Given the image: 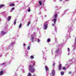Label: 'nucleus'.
Listing matches in <instances>:
<instances>
[{
    "mask_svg": "<svg viewBox=\"0 0 76 76\" xmlns=\"http://www.w3.org/2000/svg\"><path fill=\"white\" fill-rule=\"evenodd\" d=\"M28 76H31V73H29L28 75Z\"/></svg>",
    "mask_w": 76,
    "mask_h": 76,
    "instance_id": "dca6fc26",
    "label": "nucleus"
},
{
    "mask_svg": "<svg viewBox=\"0 0 76 76\" xmlns=\"http://www.w3.org/2000/svg\"><path fill=\"white\" fill-rule=\"evenodd\" d=\"M25 45H25V44H24V46H25Z\"/></svg>",
    "mask_w": 76,
    "mask_h": 76,
    "instance_id": "7c9ffc66",
    "label": "nucleus"
},
{
    "mask_svg": "<svg viewBox=\"0 0 76 76\" xmlns=\"http://www.w3.org/2000/svg\"><path fill=\"white\" fill-rule=\"evenodd\" d=\"M45 70L48 71H49V70L48 69V66H45Z\"/></svg>",
    "mask_w": 76,
    "mask_h": 76,
    "instance_id": "20e7f679",
    "label": "nucleus"
},
{
    "mask_svg": "<svg viewBox=\"0 0 76 76\" xmlns=\"http://www.w3.org/2000/svg\"><path fill=\"white\" fill-rule=\"evenodd\" d=\"M11 18H12V16H9L8 18V21H10V19H11Z\"/></svg>",
    "mask_w": 76,
    "mask_h": 76,
    "instance_id": "6e6552de",
    "label": "nucleus"
},
{
    "mask_svg": "<svg viewBox=\"0 0 76 76\" xmlns=\"http://www.w3.org/2000/svg\"><path fill=\"white\" fill-rule=\"evenodd\" d=\"M3 73H4V71H1L0 72V76H1L3 74Z\"/></svg>",
    "mask_w": 76,
    "mask_h": 76,
    "instance_id": "423d86ee",
    "label": "nucleus"
},
{
    "mask_svg": "<svg viewBox=\"0 0 76 76\" xmlns=\"http://www.w3.org/2000/svg\"><path fill=\"white\" fill-rule=\"evenodd\" d=\"M58 51V50H56V51Z\"/></svg>",
    "mask_w": 76,
    "mask_h": 76,
    "instance_id": "4c0bfd02",
    "label": "nucleus"
},
{
    "mask_svg": "<svg viewBox=\"0 0 76 76\" xmlns=\"http://www.w3.org/2000/svg\"><path fill=\"white\" fill-rule=\"evenodd\" d=\"M34 58V57L33 56H31L30 57V58L31 59H33V58Z\"/></svg>",
    "mask_w": 76,
    "mask_h": 76,
    "instance_id": "4468645a",
    "label": "nucleus"
},
{
    "mask_svg": "<svg viewBox=\"0 0 76 76\" xmlns=\"http://www.w3.org/2000/svg\"><path fill=\"white\" fill-rule=\"evenodd\" d=\"M54 19H53V23H56V19H57V16L58 15H57V14H55V15H54Z\"/></svg>",
    "mask_w": 76,
    "mask_h": 76,
    "instance_id": "f257e3e1",
    "label": "nucleus"
},
{
    "mask_svg": "<svg viewBox=\"0 0 76 76\" xmlns=\"http://www.w3.org/2000/svg\"><path fill=\"white\" fill-rule=\"evenodd\" d=\"M63 70H65L66 69V67H64L63 68Z\"/></svg>",
    "mask_w": 76,
    "mask_h": 76,
    "instance_id": "393cba45",
    "label": "nucleus"
},
{
    "mask_svg": "<svg viewBox=\"0 0 76 76\" xmlns=\"http://www.w3.org/2000/svg\"><path fill=\"white\" fill-rule=\"evenodd\" d=\"M13 12V11H12V10L10 11V12Z\"/></svg>",
    "mask_w": 76,
    "mask_h": 76,
    "instance_id": "72a5a7b5",
    "label": "nucleus"
},
{
    "mask_svg": "<svg viewBox=\"0 0 76 76\" xmlns=\"http://www.w3.org/2000/svg\"><path fill=\"white\" fill-rule=\"evenodd\" d=\"M54 24H52V26H54Z\"/></svg>",
    "mask_w": 76,
    "mask_h": 76,
    "instance_id": "2f4dec72",
    "label": "nucleus"
},
{
    "mask_svg": "<svg viewBox=\"0 0 76 76\" xmlns=\"http://www.w3.org/2000/svg\"><path fill=\"white\" fill-rule=\"evenodd\" d=\"M67 1H68V0H66Z\"/></svg>",
    "mask_w": 76,
    "mask_h": 76,
    "instance_id": "e433bc0d",
    "label": "nucleus"
},
{
    "mask_svg": "<svg viewBox=\"0 0 76 76\" xmlns=\"http://www.w3.org/2000/svg\"><path fill=\"white\" fill-rule=\"evenodd\" d=\"M10 6H15V4H10Z\"/></svg>",
    "mask_w": 76,
    "mask_h": 76,
    "instance_id": "9b49d317",
    "label": "nucleus"
},
{
    "mask_svg": "<svg viewBox=\"0 0 76 76\" xmlns=\"http://www.w3.org/2000/svg\"><path fill=\"white\" fill-rule=\"evenodd\" d=\"M72 72H69V74H70Z\"/></svg>",
    "mask_w": 76,
    "mask_h": 76,
    "instance_id": "c756f323",
    "label": "nucleus"
},
{
    "mask_svg": "<svg viewBox=\"0 0 76 76\" xmlns=\"http://www.w3.org/2000/svg\"><path fill=\"white\" fill-rule=\"evenodd\" d=\"M29 70H30V69H29Z\"/></svg>",
    "mask_w": 76,
    "mask_h": 76,
    "instance_id": "58836bf2",
    "label": "nucleus"
},
{
    "mask_svg": "<svg viewBox=\"0 0 76 76\" xmlns=\"http://www.w3.org/2000/svg\"><path fill=\"white\" fill-rule=\"evenodd\" d=\"M30 47H28L27 48V50H30Z\"/></svg>",
    "mask_w": 76,
    "mask_h": 76,
    "instance_id": "b1692460",
    "label": "nucleus"
},
{
    "mask_svg": "<svg viewBox=\"0 0 76 76\" xmlns=\"http://www.w3.org/2000/svg\"><path fill=\"white\" fill-rule=\"evenodd\" d=\"M5 64V63H3L2 64V65H4Z\"/></svg>",
    "mask_w": 76,
    "mask_h": 76,
    "instance_id": "c85d7f7f",
    "label": "nucleus"
},
{
    "mask_svg": "<svg viewBox=\"0 0 76 76\" xmlns=\"http://www.w3.org/2000/svg\"><path fill=\"white\" fill-rule=\"evenodd\" d=\"M12 44H13V43H12Z\"/></svg>",
    "mask_w": 76,
    "mask_h": 76,
    "instance_id": "ea45409f",
    "label": "nucleus"
},
{
    "mask_svg": "<svg viewBox=\"0 0 76 76\" xmlns=\"http://www.w3.org/2000/svg\"><path fill=\"white\" fill-rule=\"evenodd\" d=\"M22 27V23H20L19 26V28H20Z\"/></svg>",
    "mask_w": 76,
    "mask_h": 76,
    "instance_id": "2eb2a0df",
    "label": "nucleus"
},
{
    "mask_svg": "<svg viewBox=\"0 0 76 76\" xmlns=\"http://www.w3.org/2000/svg\"><path fill=\"white\" fill-rule=\"evenodd\" d=\"M61 64H60L59 66V67H58V69H59V70H61Z\"/></svg>",
    "mask_w": 76,
    "mask_h": 76,
    "instance_id": "0eeeda50",
    "label": "nucleus"
},
{
    "mask_svg": "<svg viewBox=\"0 0 76 76\" xmlns=\"http://www.w3.org/2000/svg\"><path fill=\"white\" fill-rule=\"evenodd\" d=\"M35 33H34L33 34L31 35V36L32 37V36H35Z\"/></svg>",
    "mask_w": 76,
    "mask_h": 76,
    "instance_id": "a211bd4d",
    "label": "nucleus"
},
{
    "mask_svg": "<svg viewBox=\"0 0 76 76\" xmlns=\"http://www.w3.org/2000/svg\"><path fill=\"white\" fill-rule=\"evenodd\" d=\"M68 52H69V51H70V48H68Z\"/></svg>",
    "mask_w": 76,
    "mask_h": 76,
    "instance_id": "5701e85b",
    "label": "nucleus"
},
{
    "mask_svg": "<svg viewBox=\"0 0 76 76\" xmlns=\"http://www.w3.org/2000/svg\"><path fill=\"white\" fill-rule=\"evenodd\" d=\"M44 26L45 28V29H47V26H48V24H45Z\"/></svg>",
    "mask_w": 76,
    "mask_h": 76,
    "instance_id": "7ed1b4c3",
    "label": "nucleus"
},
{
    "mask_svg": "<svg viewBox=\"0 0 76 76\" xmlns=\"http://www.w3.org/2000/svg\"><path fill=\"white\" fill-rule=\"evenodd\" d=\"M4 6V4H1L0 5V8H2V7H3Z\"/></svg>",
    "mask_w": 76,
    "mask_h": 76,
    "instance_id": "1a4fd4ad",
    "label": "nucleus"
},
{
    "mask_svg": "<svg viewBox=\"0 0 76 76\" xmlns=\"http://www.w3.org/2000/svg\"><path fill=\"white\" fill-rule=\"evenodd\" d=\"M50 41H51V39H50V38H49L47 39V42H50Z\"/></svg>",
    "mask_w": 76,
    "mask_h": 76,
    "instance_id": "9d476101",
    "label": "nucleus"
},
{
    "mask_svg": "<svg viewBox=\"0 0 76 76\" xmlns=\"http://www.w3.org/2000/svg\"><path fill=\"white\" fill-rule=\"evenodd\" d=\"M62 0H60V1H62Z\"/></svg>",
    "mask_w": 76,
    "mask_h": 76,
    "instance_id": "f704fd0d",
    "label": "nucleus"
},
{
    "mask_svg": "<svg viewBox=\"0 0 76 76\" xmlns=\"http://www.w3.org/2000/svg\"><path fill=\"white\" fill-rule=\"evenodd\" d=\"M31 38L32 39V41H33V40H34V37H32V36L31 37Z\"/></svg>",
    "mask_w": 76,
    "mask_h": 76,
    "instance_id": "412c9836",
    "label": "nucleus"
},
{
    "mask_svg": "<svg viewBox=\"0 0 76 76\" xmlns=\"http://www.w3.org/2000/svg\"><path fill=\"white\" fill-rule=\"evenodd\" d=\"M14 9H15V7H13L12 8L11 10H14Z\"/></svg>",
    "mask_w": 76,
    "mask_h": 76,
    "instance_id": "a878e982",
    "label": "nucleus"
},
{
    "mask_svg": "<svg viewBox=\"0 0 76 76\" xmlns=\"http://www.w3.org/2000/svg\"><path fill=\"white\" fill-rule=\"evenodd\" d=\"M37 41H38V42H39V41H40L39 39H37Z\"/></svg>",
    "mask_w": 76,
    "mask_h": 76,
    "instance_id": "bb28decb",
    "label": "nucleus"
},
{
    "mask_svg": "<svg viewBox=\"0 0 76 76\" xmlns=\"http://www.w3.org/2000/svg\"><path fill=\"white\" fill-rule=\"evenodd\" d=\"M28 12H30L31 11V9H29L28 10Z\"/></svg>",
    "mask_w": 76,
    "mask_h": 76,
    "instance_id": "4be33fe9",
    "label": "nucleus"
},
{
    "mask_svg": "<svg viewBox=\"0 0 76 76\" xmlns=\"http://www.w3.org/2000/svg\"><path fill=\"white\" fill-rule=\"evenodd\" d=\"M33 65L34 66H35V63H33Z\"/></svg>",
    "mask_w": 76,
    "mask_h": 76,
    "instance_id": "473e14b6",
    "label": "nucleus"
},
{
    "mask_svg": "<svg viewBox=\"0 0 76 76\" xmlns=\"http://www.w3.org/2000/svg\"><path fill=\"white\" fill-rule=\"evenodd\" d=\"M39 3L40 5H41V4H42V3H41V1H39Z\"/></svg>",
    "mask_w": 76,
    "mask_h": 76,
    "instance_id": "6ab92c4d",
    "label": "nucleus"
},
{
    "mask_svg": "<svg viewBox=\"0 0 76 76\" xmlns=\"http://www.w3.org/2000/svg\"><path fill=\"white\" fill-rule=\"evenodd\" d=\"M29 67L30 68V69H31V72H32L33 73H34L35 72L34 70L35 69H34V68L32 69V68H33V67H33V66L30 65Z\"/></svg>",
    "mask_w": 76,
    "mask_h": 76,
    "instance_id": "f03ea898",
    "label": "nucleus"
},
{
    "mask_svg": "<svg viewBox=\"0 0 76 76\" xmlns=\"http://www.w3.org/2000/svg\"><path fill=\"white\" fill-rule=\"evenodd\" d=\"M17 20V19H15V21L14 22V25H16V20Z\"/></svg>",
    "mask_w": 76,
    "mask_h": 76,
    "instance_id": "f8f14e48",
    "label": "nucleus"
},
{
    "mask_svg": "<svg viewBox=\"0 0 76 76\" xmlns=\"http://www.w3.org/2000/svg\"><path fill=\"white\" fill-rule=\"evenodd\" d=\"M33 76H35V75H33Z\"/></svg>",
    "mask_w": 76,
    "mask_h": 76,
    "instance_id": "c9c22d12",
    "label": "nucleus"
},
{
    "mask_svg": "<svg viewBox=\"0 0 76 76\" xmlns=\"http://www.w3.org/2000/svg\"><path fill=\"white\" fill-rule=\"evenodd\" d=\"M30 23H31V22H29L28 23V24L27 25V26H29V24H30Z\"/></svg>",
    "mask_w": 76,
    "mask_h": 76,
    "instance_id": "f3484780",
    "label": "nucleus"
},
{
    "mask_svg": "<svg viewBox=\"0 0 76 76\" xmlns=\"http://www.w3.org/2000/svg\"><path fill=\"white\" fill-rule=\"evenodd\" d=\"M1 33L3 34H6V33H5V32H2Z\"/></svg>",
    "mask_w": 76,
    "mask_h": 76,
    "instance_id": "aec40b11",
    "label": "nucleus"
},
{
    "mask_svg": "<svg viewBox=\"0 0 76 76\" xmlns=\"http://www.w3.org/2000/svg\"><path fill=\"white\" fill-rule=\"evenodd\" d=\"M61 74L62 76H63L64 74V72H61Z\"/></svg>",
    "mask_w": 76,
    "mask_h": 76,
    "instance_id": "ddd939ff",
    "label": "nucleus"
},
{
    "mask_svg": "<svg viewBox=\"0 0 76 76\" xmlns=\"http://www.w3.org/2000/svg\"><path fill=\"white\" fill-rule=\"evenodd\" d=\"M55 66V63H53V66Z\"/></svg>",
    "mask_w": 76,
    "mask_h": 76,
    "instance_id": "cd10ccee",
    "label": "nucleus"
},
{
    "mask_svg": "<svg viewBox=\"0 0 76 76\" xmlns=\"http://www.w3.org/2000/svg\"><path fill=\"white\" fill-rule=\"evenodd\" d=\"M52 76H54V75H55V71H54V70H52Z\"/></svg>",
    "mask_w": 76,
    "mask_h": 76,
    "instance_id": "39448f33",
    "label": "nucleus"
}]
</instances>
